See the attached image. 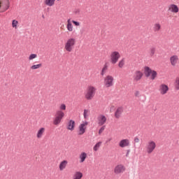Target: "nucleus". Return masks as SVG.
Segmentation results:
<instances>
[{
    "mask_svg": "<svg viewBox=\"0 0 179 179\" xmlns=\"http://www.w3.org/2000/svg\"><path fill=\"white\" fill-rule=\"evenodd\" d=\"M168 10L172 12L173 13H178V6L176 4H171L169 7Z\"/></svg>",
    "mask_w": 179,
    "mask_h": 179,
    "instance_id": "16",
    "label": "nucleus"
},
{
    "mask_svg": "<svg viewBox=\"0 0 179 179\" xmlns=\"http://www.w3.org/2000/svg\"><path fill=\"white\" fill-rule=\"evenodd\" d=\"M125 65V59L122 58L118 64L119 68H124V66Z\"/></svg>",
    "mask_w": 179,
    "mask_h": 179,
    "instance_id": "29",
    "label": "nucleus"
},
{
    "mask_svg": "<svg viewBox=\"0 0 179 179\" xmlns=\"http://www.w3.org/2000/svg\"><path fill=\"white\" fill-rule=\"evenodd\" d=\"M143 78V72L137 70L134 72V74L133 76V80L134 82H139L141 79Z\"/></svg>",
    "mask_w": 179,
    "mask_h": 179,
    "instance_id": "10",
    "label": "nucleus"
},
{
    "mask_svg": "<svg viewBox=\"0 0 179 179\" xmlns=\"http://www.w3.org/2000/svg\"><path fill=\"white\" fill-rule=\"evenodd\" d=\"M80 13V10H76V15H79Z\"/></svg>",
    "mask_w": 179,
    "mask_h": 179,
    "instance_id": "41",
    "label": "nucleus"
},
{
    "mask_svg": "<svg viewBox=\"0 0 179 179\" xmlns=\"http://www.w3.org/2000/svg\"><path fill=\"white\" fill-rule=\"evenodd\" d=\"M126 168L124 165L122 164H118L117 165L115 169H114V173L115 174H122V173H124V171H125Z\"/></svg>",
    "mask_w": 179,
    "mask_h": 179,
    "instance_id": "11",
    "label": "nucleus"
},
{
    "mask_svg": "<svg viewBox=\"0 0 179 179\" xmlns=\"http://www.w3.org/2000/svg\"><path fill=\"white\" fill-rule=\"evenodd\" d=\"M160 29H162V25L159 23H156L154 24L153 31H160Z\"/></svg>",
    "mask_w": 179,
    "mask_h": 179,
    "instance_id": "26",
    "label": "nucleus"
},
{
    "mask_svg": "<svg viewBox=\"0 0 179 179\" xmlns=\"http://www.w3.org/2000/svg\"><path fill=\"white\" fill-rule=\"evenodd\" d=\"M0 136H1V133H0Z\"/></svg>",
    "mask_w": 179,
    "mask_h": 179,
    "instance_id": "42",
    "label": "nucleus"
},
{
    "mask_svg": "<svg viewBox=\"0 0 179 179\" xmlns=\"http://www.w3.org/2000/svg\"><path fill=\"white\" fill-rule=\"evenodd\" d=\"M130 152H131V150H127L126 157H128V156H129Z\"/></svg>",
    "mask_w": 179,
    "mask_h": 179,
    "instance_id": "39",
    "label": "nucleus"
},
{
    "mask_svg": "<svg viewBox=\"0 0 179 179\" xmlns=\"http://www.w3.org/2000/svg\"><path fill=\"white\" fill-rule=\"evenodd\" d=\"M96 87L94 86H88L87 88V91L85 94V97L87 100H92L93 97H94V94H96Z\"/></svg>",
    "mask_w": 179,
    "mask_h": 179,
    "instance_id": "3",
    "label": "nucleus"
},
{
    "mask_svg": "<svg viewBox=\"0 0 179 179\" xmlns=\"http://www.w3.org/2000/svg\"><path fill=\"white\" fill-rule=\"evenodd\" d=\"M135 96H136V97H138V96H139V91H136L135 92Z\"/></svg>",
    "mask_w": 179,
    "mask_h": 179,
    "instance_id": "40",
    "label": "nucleus"
},
{
    "mask_svg": "<svg viewBox=\"0 0 179 179\" xmlns=\"http://www.w3.org/2000/svg\"><path fill=\"white\" fill-rule=\"evenodd\" d=\"M134 142H135V143H139V138L135 137L134 138Z\"/></svg>",
    "mask_w": 179,
    "mask_h": 179,
    "instance_id": "38",
    "label": "nucleus"
},
{
    "mask_svg": "<svg viewBox=\"0 0 179 179\" xmlns=\"http://www.w3.org/2000/svg\"><path fill=\"white\" fill-rule=\"evenodd\" d=\"M108 69V65L107 64V63H106L101 72V76H104V75H106V72H107Z\"/></svg>",
    "mask_w": 179,
    "mask_h": 179,
    "instance_id": "24",
    "label": "nucleus"
},
{
    "mask_svg": "<svg viewBox=\"0 0 179 179\" xmlns=\"http://www.w3.org/2000/svg\"><path fill=\"white\" fill-rule=\"evenodd\" d=\"M89 124L87 121L83 122L78 127V135H83L86 132V127Z\"/></svg>",
    "mask_w": 179,
    "mask_h": 179,
    "instance_id": "9",
    "label": "nucleus"
},
{
    "mask_svg": "<svg viewBox=\"0 0 179 179\" xmlns=\"http://www.w3.org/2000/svg\"><path fill=\"white\" fill-rule=\"evenodd\" d=\"M83 177V173L80 171L76 172L73 176V179H82Z\"/></svg>",
    "mask_w": 179,
    "mask_h": 179,
    "instance_id": "21",
    "label": "nucleus"
},
{
    "mask_svg": "<svg viewBox=\"0 0 179 179\" xmlns=\"http://www.w3.org/2000/svg\"><path fill=\"white\" fill-rule=\"evenodd\" d=\"M101 141L98 142L93 148V150L94 152H97V150H99V149L100 148V147L101 146Z\"/></svg>",
    "mask_w": 179,
    "mask_h": 179,
    "instance_id": "28",
    "label": "nucleus"
},
{
    "mask_svg": "<svg viewBox=\"0 0 179 179\" xmlns=\"http://www.w3.org/2000/svg\"><path fill=\"white\" fill-rule=\"evenodd\" d=\"M67 164H68V161L66 160L62 161L59 166V169L60 171H62V170H64V169L66 168Z\"/></svg>",
    "mask_w": 179,
    "mask_h": 179,
    "instance_id": "20",
    "label": "nucleus"
},
{
    "mask_svg": "<svg viewBox=\"0 0 179 179\" xmlns=\"http://www.w3.org/2000/svg\"><path fill=\"white\" fill-rule=\"evenodd\" d=\"M97 121L99 127H103L107 122V117L104 115H99L97 117Z\"/></svg>",
    "mask_w": 179,
    "mask_h": 179,
    "instance_id": "12",
    "label": "nucleus"
},
{
    "mask_svg": "<svg viewBox=\"0 0 179 179\" xmlns=\"http://www.w3.org/2000/svg\"><path fill=\"white\" fill-rule=\"evenodd\" d=\"M167 92H169V86L165 84H162L159 86V93L160 94L164 95L166 94Z\"/></svg>",
    "mask_w": 179,
    "mask_h": 179,
    "instance_id": "14",
    "label": "nucleus"
},
{
    "mask_svg": "<svg viewBox=\"0 0 179 179\" xmlns=\"http://www.w3.org/2000/svg\"><path fill=\"white\" fill-rule=\"evenodd\" d=\"M45 132V128L41 127L38 130V132L36 134V138H38V139L43 138V135H44Z\"/></svg>",
    "mask_w": 179,
    "mask_h": 179,
    "instance_id": "18",
    "label": "nucleus"
},
{
    "mask_svg": "<svg viewBox=\"0 0 179 179\" xmlns=\"http://www.w3.org/2000/svg\"><path fill=\"white\" fill-rule=\"evenodd\" d=\"M67 30L69 31H73V25H72V22H71V19L67 20Z\"/></svg>",
    "mask_w": 179,
    "mask_h": 179,
    "instance_id": "23",
    "label": "nucleus"
},
{
    "mask_svg": "<svg viewBox=\"0 0 179 179\" xmlns=\"http://www.w3.org/2000/svg\"><path fill=\"white\" fill-rule=\"evenodd\" d=\"M103 85L106 87L114 86V77L110 75L106 76L103 79Z\"/></svg>",
    "mask_w": 179,
    "mask_h": 179,
    "instance_id": "5",
    "label": "nucleus"
},
{
    "mask_svg": "<svg viewBox=\"0 0 179 179\" xmlns=\"http://www.w3.org/2000/svg\"><path fill=\"white\" fill-rule=\"evenodd\" d=\"M76 44V39L74 38H70L67 40L64 44V49L67 52H72V50L75 48V45Z\"/></svg>",
    "mask_w": 179,
    "mask_h": 179,
    "instance_id": "2",
    "label": "nucleus"
},
{
    "mask_svg": "<svg viewBox=\"0 0 179 179\" xmlns=\"http://www.w3.org/2000/svg\"><path fill=\"white\" fill-rule=\"evenodd\" d=\"M175 89L176 90H179V78H176V83H175Z\"/></svg>",
    "mask_w": 179,
    "mask_h": 179,
    "instance_id": "33",
    "label": "nucleus"
},
{
    "mask_svg": "<svg viewBox=\"0 0 179 179\" xmlns=\"http://www.w3.org/2000/svg\"><path fill=\"white\" fill-rule=\"evenodd\" d=\"M18 23H19V22H17V20H13L12 21V27H14L15 29H17Z\"/></svg>",
    "mask_w": 179,
    "mask_h": 179,
    "instance_id": "31",
    "label": "nucleus"
},
{
    "mask_svg": "<svg viewBox=\"0 0 179 179\" xmlns=\"http://www.w3.org/2000/svg\"><path fill=\"white\" fill-rule=\"evenodd\" d=\"M67 129L69 131H73L75 129V121L74 120H69L67 124Z\"/></svg>",
    "mask_w": 179,
    "mask_h": 179,
    "instance_id": "19",
    "label": "nucleus"
},
{
    "mask_svg": "<svg viewBox=\"0 0 179 179\" xmlns=\"http://www.w3.org/2000/svg\"><path fill=\"white\" fill-rule=\"evenodd\" d=\"M129 140L128 139H122L119 142L120 148H127L130 145Z\"/></svg>",
    "mask_w": 179,
    "mask_h": 179,
    "instance_id": "15",
    "label": "nucleus"
},
{
    "mask_svg": "<svg viewBox=\"0 0 179 179\" xmlns=\"http://www.w3.org/2000/svg\"><path fill=\"white\" fill-rule=\"evenodd\" d=\"M144 75L145 78H149L151 75V80H155L157 76V72L155 70H152L149 66L144 67Z\"/></svg>",
    "mask_w": 179,
    "mask_h": 179,
    "instance_id": "4",
    "label": "nucleus"
},
{
    "mask_svg": "<svg viewBox=\"0 0 179 179\" xmlns=\"http://www.w3.org/2000/svg\"><path fill=\"white\" fill-rule=\"evenodd\" d=\"M65 110H66V105H65L64 103L61 104L59 110L65 111Z\"/></svg>",
    "mask_w": 179,
    "mask_h": 179,
    "instance_id": "32",
    "label": "nucleus"
},
{
    "mask_svg": "<svg viewBox=\"0 0 179 179\" xmlns=\"http://www.w3.org/2000/svg\"><path fill=\"white\" fill-rule=\"evenodd\" d=\"M104 129H106V126L102 125V127L99 130V134L101 135V134H103Z\"/></svg>",
    "mask_w": 179,
    "mask_h": 179,
    "instance_id": "34",
    "label": "nucleus"
},
{
    "mask_svg": "<svg viewBox=\"0 0 179 179\" xmlns=\"http://www.w3.org/2000/svg\"><path fill=\"white\" fill-rule=\"evenodd\" d=\"M64 117H65V113H64V111L57 110L55 115V117L53 118L54 125H59L62 122Z\"/></svg>",
    "mask_w": 179,
    "mask_h": 179,
    "instance_id": "1",
    "label": "nucleus"
},
{
    "mask_svg": "<svg viewBox=\"0 0 179 179\" xmlns=\"http://www.w3.org/2000/svg\"><path fill=\"white\" fill-rule=\"evenodd\" d=\"M37 57V55L36 54H31L29 57V61H31V59H34Z\"/></svg>",
    "mask_w": 179,
    "mask_h": 179,
    "instance_id": "35",
    "label": "nucleus"
},
{
    "mask_svg": "<svg viewBox=\"0 0 179 179\" xmlns=\"http://www.w3.org/2000/svg\"><path fill=\"white\" fill-rule=\"evenodd\" d=\"M10 6V3L9 0H1L0 1V12H6L9 9Z\"/></svg>",
    "mask_w": 179,
    "mask_h": 179,
    "instance_id": "7",
    "label": "nucleus"
},
{
    "mask_svg": "<svg viewBox=\"0 0 179 179\" xmlns=\"http://www.w3.org/2000/svg\"><path fill=\"white\" fill-rule=\"evenodd\" d=\"M121 58V54L118 51H113L110 53V62L113 65L118 62V59Z\"/></svg>",
    "mask_w": 179,
    "mask_h": 179,
    "instance_id": "6",
    "label": "nucleus"
},
{
    "mask_svg": "<svg viewBox=\"0 0 179 179\" xmlns=\"http://www.w3.org/2000/svg\"><path fill=\"white\" fill-rule=\"evenodd\" d=\"M41 66H43L42 64H34L31 66V69L32 70L38 69L39 68H41Z\"/></svg>",
    "mask_w": 179,
    "mask_h": 179,
    "instance_id": "30",
    "label": "nucleus"
},
{
    "mask_svg": "<svg viewBox=\"0 0 179 179\" xmlns=\"http://www.w3.org/2000/svg\"><path fill=\"white\" fill-rule=\"evenodd\" d=\"M83 115H84V118H87V110L86 109L84 110Z\"/></svg>",
    "mask_w": 179,
    "mask_h": 179,
    "instance_id": "37",
    "label": "nucleus"
},
{
    "mask_svg": "<svg viewBox=\"0 0 179 179\" xmlns=\"http://www.w3.org/2000/svg\"><path fill=\"white\" fill-rule=\"evenodd\" d=\"M122 113H124V108L122 107L117 108L116 111L115 112V118H117V119L120 118Z\"/></svg>",
    "mask_w": 179,
    "mask_h": 179,
    "instance_id": "17",
    "label": "nucleus"
},
{
    "mask_svg": "<svg viewBox=\"0 0 179 179\" xmlns=\"http://www.w3.org/2000/svg\"><path fill=\"white\" fill-rule=\"evenodd\" d=\"M156 149V143L153 141H150L146 145V152L148 155H150Z\"/></svg>",
    "mask_w": 179,
    "mask_h": 179,
    "instance_id": "8",
    "label": "nucleus"
},
{
    "mask_svg": "<svg viewBox=\"0 0 179 179\" xmlns=\"http://www.w3.org/2000/svg\"><path fill=\"white\" fill-rule=\"evenodd\" d=\"M169 61H170L172 66H176V65H177V64H179V58L177 56V55H174L171 56L170 57Z\"/></svg>",
    "mask_w": 179,
    "mask_h": 179,
    "instance_id": "13",
    "label": "nucleus"
},
{
    "mask_svg": "<svg viewBox=\"0 0 179 179\" xmlns=\"http://www.w3.org/2000/svg\"><path fill=\"white\" fill-rule=\"evenodd\" d=\"M54 3H55V0H45V4L47 6H54Z\"/></svg>",
    "mask_w": 179,
    "mask_h": 179,
    "instance_id": "25",
    "label": "nucleus"
},
{
    "mask_svg": "<svg viewBox=\"0 0 179 179\" xmlns=\"http://www.w3.org/2000/svg\"><path fill=\"white\" fill-rule=\"evenodd\" d=\"M156 53V47L152 46L150 48V57H153L155 54Z\"/></svg>",
    "mask_w": 179,
    "mask_h": 179,
    "instance_id": "27",
    "label": "nucleus"
},
{
    "mask_svg": "<svg viewBox=\"0 0 179 179\" xmlns=\"http://www.w3.org/2000/svg\"><path fill=\"white\" fill-rule=\"evenodd\" d=\"M72 23H73V24H75V26H80V23L78 21L73 20Z\"/></svg>",
    "mask_w": 179,
    "mask_h": 179,
    "instance_id": "36",
    "label": "nucleus"
},
{
    "mask_svg": "<svg viewBox=\"0 0 179 179\" xmlns=\"http://www.w3.org/2000/svg\"><path fill=\"white\" fill-rule=\"evenodd\" d=\"M87 157V154L86 152H81L80 155V163H83L86 158Z\"/></svg>",
    "mask_w": 179,
    "mask_h": 179,
    "instance_id": "22",
    "label": "nucleus"
}]
</instances>
